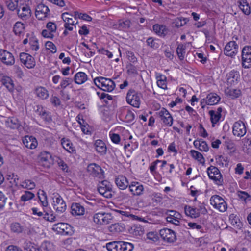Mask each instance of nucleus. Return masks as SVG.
I'll return each instance as SVG.
<instances>
[{"mask_svg":"<svg viewBox=\"0 0 251 251\" xmlns=\"http://www.w3.org/2000/svg\"><path fill=\"white\" fill-rule=\"evenodd\" d=\"M95 149L101 155L106 153L107 148L105 144L101 140H97L95 143Z\"/></svg>","mask_w":251,"mask_h":251,"instance_id":"23","label":"nucleus"},{"mask_svg":"<svg viewBox=\"0 0 251 251\" xmlns=\"http://www.w3.org/2000/svg\"><path fill=\"white\" fill-rule=\"evenodd\" d=\"M112 219V216L109 213H98L93 216V221L97 224H108L111 222Z\"/></svg>","mask_w":251,"mask_h":251,"instance_id":"4","label":"nucleus"},{"mask_svg":"<svg viewBox=\"0 0 251 251\" xmlns=\"http://www.w3.org/2000/svg\"><path fill=\"white\" fill-rule=\"evenodd\" d=\"M39 162L45 168H50L52 163V156L47 151H43L40 153L39 156Z\"/></svg>","mask_w":251,"mask_h":251,"instance_id":"15","label":"nucleus"},{"mask_svg":"<svg viewBox=\"0 0 251 251\" xmlns=\"http://www.w3.org/2000/svg\"><path fill=\"white\" fill-rule=\"evenodd\" d=\"M130 22L129 20L125 21H119L118 23V28L120 30H125L128 29L130 27Z\"/></svg>","mask_w":251,"mask_h":251,"instance_id":"45","label":"nucleus"},{"mask_svg":"<svg viewBox=\"0 0 251 251\" xmlns=\"http://www.w3.org/2000/svg\"><path fill=\"white\" fill-rule=\"evenodd\" d=\"M42 35L44 37L49 38H52L54 36L52 32L46 29H44L42 31Z\"/></svg>","mask_w":251,"mask_h":251,"instance_id":"60","label":"nucleus"},{"mask_svg":"<svg viewBox=\"0 0 251 251\" xmlns=\"http://www.w3.org/2000/svg\"><path fill=\"white\" fill-rule=\"evenodd\" d=\"M20 186L23 188L32 190L35 187L36 185L32 180L26 179L21 182Z\"/></svg>","mask_w":251,"mask_h":251,"instance_id":"37","label":"nucleus"},{"mask_svg":"<svg viewBox=\"0 0 251 251\" xmlns=\"http://www.w3.org/2000/svg\"><path fill=\"white\" fill-rule=\"evenodd\" d=\"M34 194L30 191H25V193L21 197V200L23 201H26L31 200L34 197Z\"/></svg>","mask_w":251,"mask_h":251,"instance_id":"44","label":"nucleus"},{"mask_svg":"<svg viewBox=\"0 0 251 251\" xmlns=\"http://www.w3.org/2000/svg\"><path fill=\"white\" fill-rule=\"evenodd\" d=\"M192 156L195 159L198 160L201 163L204 162V159L202 155L199 152L195 150H191L190 151Z\"/></svg>","mask_w":251,"mask_h":251,"instance_id":"42","label":"nucleus"},{"mask_svg":"<svg viewBox=\"0 0 251 251\" xmlns=\"http://www.w3.org/2000/svg\"><path fill=\"white\" fill-rule=\"evenodd\" d=\"M11 229L14 232L20 233L22 232V228L20 224L18 223H15L11 225Z\"/></svg>","mask_w":251,"mask_h":251,"instance_id":"58","label":"nucleus"},{"mask_svg":"<svg viewBox=\"0 0 251 251\" xmlns=\"http://www.w3.org/2000/svg\"><path fill=\"white\" fill-rule=\"evenodd\" d=\"M158 115L161 118L163 123L171 126L172 125L173 119L171 115L165 108H162L159 112Z\"/></svg>","mask_w":251,"mask_h":251,"instance_id":"19","label":"nucleus"},{"mask_svg":"<svg viewBox=\"0 0 251 251\" xmlns=\"http://www.w3.org/2000/svg\"><path fill=\"white\" fill-rule=\"evenodd\" d=\"M238 196L241 199L245 201L251 200V196L244 191H238Z\"/></svg>","mask_w":251,"mask_h":251,"instance_id":"49","label":"nucleus"},{"mask_svg":"<svg viewBox=\"0 0 251 251\" xmlns=\"http://www.w3.org/2000/svg\"><path fill=\"white\" fill-rule=\"evenodd\" d=\"M127 102L135 107H139L140 104V97L134 90H129L126 96Z\"/></svg>","mask_w":251,"mask_h":251,"instance_id":"12","label":"nucleus"},{"mask_svg":"<svg viewBox=\"0 0 251 251\" xmlns=\"http://www.w3.org/2000/svg\"><path fill=\"white\" fill-rule=\"evenodd\" d=\"M147 45L150 46L151 48L155 49L158 47V45L156 44L153 39L151 37L148 38L147 40Z\"/></svg>","mask_w":251,"mask_h":251,"instance_id":"57","label":"nucleus"},{"mask_svg":"<svg viewBox=\"0 0 251 251\" xmlns=\"http://www.w3.org/2000/svg\"><path fill=\"white\" fill-rule=\"evenodd\" d=\"M35 92L37 96L42 99H46L49 96L48 91L44 87L37 88Z\"/></svg>","mask_w":251,"mask_h":251,"instance_id":"36","label":"nucleus"},{"mask_svg":"<svg viewBox=\"0 0 251 251\" xmlns=\"http://www.w3.org/2000/svg\"><path fill=\"white\" fill-rule=\"evenodd\" d=\"M45 213L44 214V216H43V218L48 221L50 222H54L56 221V216H54L52 213H49L48 212H46L44 211Z\"/></svg>","mask_w":251,"mask_h":251,"instance_id":"50","label":"nucleus"},{"mask_svg":"<svg viewBox=\"0 0 251 251\" xmlns=\"http://www.w3.org/2000/svg\"><path fill=\"white\" fill-rule=\"evenodd\" d=\"M87 80V75L82 72L77 73L74 77V81L77 84H82Z\"/></svg>","mask_w":251,"mask_h":251,"instance_id":"25","label":"nucleus"},{"mask_svg":"<svg viewBox=\"0 0 251 251\" xmlns=\"http://www.w3.org/2000/svg\"><path fill=\"white\" fill-rule=\"evenodd\" d=\"M164 78H162V76H160V78L158 79L157 81V84L158 87L165 89L167 88L166 82L165 80L166 77L163 76Z\"/></svg>","mask_w":251,"mask_h":251,"instance_id":"51","label":"nucleus"},{"mask_svg":"<svg viewBox=\"0 0 251 251\" xmlns=\"http://www.w3.org/2000/svg\"><path fill=\"white\" fill-rule=\"evenodd\" d=\"M41 196L39 195L38 198L43 207H46L48 205L47 198L45 192L44 191H41Z\"/></svg>","mask_w":251,"mask_h":251,"instance_id":"47","label":"nucleus"},{"mask_svg":"<svg viewBox=\"0 0 251 251\" xmlns=\"http://www.w3.org/2000/svg\"><path fill=\"white\" fill-rule=\"evenodd\" d=\"M125 229V227L123 226L121 224L116 223L112 224L110 226V230L111 231L120 232L123 231Z\"/></svg>","mask_w":251,"mask_h":251,"instance_id":"41","label":"nucleus"},{"mask_svg":"<svg viewBox=\"0 0 251 251\" xmlns=\"http://www.w3.org/2000/svg\"><path fill=\"white\" fill-rule=\"evenodd\" d=\"M53 205L54 209L58 213H63L66 209L65 201L58 194L54 196Z\"/></svg>","mask_w":251,"mask_h":251,"instance_id":"9","label":"nucleus"},{"mask_svg":"<svg viewBox=\"0 0 251 251\" xmlns=\"http://www.w3.org/2000/svg\"><path fill=\"white\" fill-rule=\"evenodd\" d=\"M20 59L21 62L28 69L33 68L35 66L36 62L34 58L28 53H21Z\"/></svg>","mask_w":251,"mask_h":251,"instance_id":"8","label":"nucleus"},{"mask_svg":"<svg viewBox=\"0 0 251 251\" xmlns=\"http://www.w3.org/2000/svg\"><path fill=\"white\" fill-rule=\"evenodd\" d=\"M206 103L208 105H214L217 104L220 100V97L215 93H210L207 96Z\"/></svg>","mask_w":251,"mask_h":251,"instance_id":"28","label":"nucleus"},{"mask_svg":"<svg viewBox=\"0 0 251 251\" xmlns=\"http://www.w3.org/2000/svg\"><path fill=\"white\" fill-rule=\"evenodd\" d=\"M239 75L237 71H231L227 76V82L231 85L236 83L239 79Z\"/></svg>","mask_w":251,"mask_h":251,"instance_id":"31","label":"nucleus"},{"mask_svg":"<svg viewBox=\"0 0 251 251\" xmlns=\"http://www.w3.org/2000/svg\"><path fill=\"white\" fill-rule=\"evenodd\" d=\"M207 172L210 179L214 180L218 184L222 183L223 182L222 176L217 167L211 166L208 168Z\"/></svg>","mask_w":251,"mask_h":251,"instance_id":"6","label":"nucleus"},{"mask_svg":"<svg viewBox=\"0 0 251 251\" xmlns=\"http://www.w3.org/2000/svg\"><path fill=\"white\" fill-rule=\"evenodd\" d=\"M184 211L187 216L192 218H197L200 215L199 210L190 206L186 205L184 207Z\"/></svg>","mask_w":251,"mask_h":251,"instance_id":"27","label":"nucleus"},{"mask_svg":"<svg viewBox=\"0 0 251 251\" xmlns=\"http://www.w3.org/2000/svg\"><path fill=\"white\" fill-rule=\"evenodd\" d=\"M19 17L23 20H26L31 15V10L29 6L26 4H20L17 9Z\"/></svg>","mask_w":251,"mask_h":251,"instance_id":"10","label":"nucleus"},{"mask_svg":"<svg viewBox=\"0 0 251 251\" xmlns=\"http://www.w3.org/2000/svg\"><path fill=\"white\" fill-rule=\"evenodd\" d=\"M68 13H64L62 14V18L65 22V25H71L72 26L74 25L75 23L73 18H68ZM77 23L76 22V24Z\"/></svg>","mask_w":251,"mask_h":251,"instance_id":"43","label":"nucleus"},{"mask_svg":"<svg viewBox=\"0 0 251 251\" xmlns=\"http://www.w3.org/2000/svg\"><path fill=\"white\" fill-rule=\"evenodd\" d=\"M61 144L63 147L70 153L73 152L75 151L72 143L68 139L62 138L61 139Z\"/></svg>","mask_w":251,"mask_h":251,"instance_id":"33","label":"nucleus"},{"mask_svg":"<svg viewBox=\"0 0 251 251\" xmlns=\"http://www.w3.org/2000/svg\"><path fill=\"white\" fill-rule=\"evenodd\" d=\"M24 29L23 24L20 22H17L14 25L13 31L16 35H20L23 32Z\"/></svg>","mask_w":251,"mask_h":251,"instance_id":"34","label":"nucleus"},{"mask_svg":"<svg viewBox=\"0 0 251 251\" xmlns=\"http://www.w3.org/2000/svg\"><path fill=\"white\" fill-rule=\"evenodd\" d=\"M53 230L63 235H70L72 234V226L64 223H59L53 226Z\"/></svg>","mask_w":251,"mask_h":251,"instance_id":"3","label":"nucleus"},{"mask_svg":"<svg viewBox=\"0 0 251 251\" xmlns=\"http://www.w3.org/2000/svg\"><path fill=\"white\" fill-rule=\"evenodd\" d=\"M112 141L114 143L117 144L120 141V136L117 134L112 133L110 135Z\"/></svg>","mask_w":251,"mask_h":251,"instance_id":"62","label":"nucleus"},{"mask_svg":"<svg viewBox=\"0 0 251 251\" xmlns=\"http://www.w3.org/2000/svg\"><path fill=\"white\" fill-rule=\"evenodd\" d=\"M210 203L220 212H225L227 209V204L224 200L218 195L212 196L210 200Z\"/></svg>","mask_w":251,"mask_h":251,"instance_id":"2","label":"nucleus"},{"mask_svg":"<svg viewBox=\"0 0 251 251\" xmlns=\"http://www.w3.org/2000/svg\"><path fill=\"white\" fill-rule=\"evenodd\" d=\"M87 171L94 177H101L103 176V171L98 165L93 163L89 164L87 167Z\"/></svg>","mask_w":251,"mask_h":251,"instance_id":"20","label":"nucleus"},{"mask_svg":"<svg viewBox=\"0 0 251 251\" xmlns=\"http://www.w3.org/2000/svg\"><path fill=\"white\" fill-rule=\"evenodd\" d=\"M199 149L201 151H207L209 148L206 142L204 141H201V144Z\"/></svg>","mask_w":251,"mask_h":251,"instance_id":"61","label":"nucleus"},{"mask_svg":"<svg viewBox=\"0 0 251 251\" xmlns=\"http://www.w3.org/2000/svg\"><path fill=\"white\" fill-rule=\"evenodd\" d=\"M47 28L51 32H55L56 30V25L52 22H50L47 23Z\"/></svg>","mask_w":251,"mask_h":251,"instance_id":"55","label":"nucleus"},{"mask_svg":"<svg viewBox=\"0 0 251 251\" xmlns=\"http://www.w3.org/2000/svg\"><path fill=\"white\" fill-rule=\"evenodd\" d=\"M50 10L48 6L40 3L39 4L35 10V16L39 20H43L48 16Z\"/></svg>","mask_w":251,"mask_h":251,"instance_id":"16","label":"nucleus"},{"mask_svg":"<svg viewBox=\"0 0 251 251\" xmlns=\"http://www.w3.org/2000/svg\"><path fill=\"white\" fill-rule=\"evenodd\" d=\"M7 198L5 197L4 195L0 191V208H3L6 203Z\"/></svg>","mask_w":251,"mask_h":251,"instance_id":"56","label":"nucleus"},{"mask_svg":"<svg viewBox=\"0 0 251 251\" xmlns=\"http://www.w3.org/2000/svg\"><path fill=\"white\" fill-rule=\"evenodd\" d=\"M247 132L245 124L241 121L236 122L233 126L232 132L234 136L241 137L244 136Z\"/></svg>","mask_w":251,"mask_h":251,"instance_id":"11","label":"nucleus"},{"mask_svg":"<svg viewBox=\"0 0 251 251\" xmlns=\"http://www.w3.org/2000/svg\"><path fill=\"white\" fill-rule=\"evenodd\" d=\"M2 84L4 85L9 91H12L14 88L13 81L10 77L3 76L1 79Z\"/></svg>","mask_w":251,"mask_h":251,"instance_id":"30","label":"nucleus"},{"mask_svg":"<svg viewBox=\"0 0 251 251\" xmlns=\"http://www.w3.org/2000/svg\"><path fill=\"white\" fill-rule=\"evenodd\" d=\"M45 46L46 49L50 50L51 52L54 53L56 52V47L52 42L47 41L45 44Z\"/></svg>","mask_w":251,"mask_h":251,"instance_id":"48","label":"nucleus"},{"mask_svg":"<svg viewBox=\"0 0 251 251\" xmlns=\"http://www.w3.org/2000/svg\"><path fill=\"white\" fill-rule=\"evenodd\" d=\"M7 123L8 126L11 128H17L19 125L17 119L15 118L8 119Z\"/></svg>","mask_w":251,"mask_h":251,"instance_id":"46","label":"nucleus"},{"mask_svg":"<svg viewBox=\"0 0 251 251\" xmlns=\"http://www.w3.org/2000/svg\"><path fill=\"white\" fill-rule=\"evenodd\" d=\"M99 79V81L100 82V89L102 90L111 92L114 89L115 84L111 79L105 77L100 78Z\"/></svg>","mask_w":251,"mask_h":251,"instance_id":"18","label":"nucleus"},{"mask_svg":"<svg viewBox=\"0 0 251 251\" xmlns=\"http://www.w3.org/2000/svg\"><path fill=\"white\" fill-rule=\"evenodd\" d=\"M121 251H131L134 248L132 244L127 242L121 241Z\"/></svg>","mask_w":251,"mask_h":251,"instance_id":"39","label":"nucleus"},{"mask_svg":"<svg viewBox=\"0 0 251 251\" xmlns=\"http://www.w3.org/2000/svg\"><path fill=\"white\" fill-rule=\"evenodd\" d=\"M6 251H23L22 249L16 246L10 245L7 247Z\"/></svg>","mask_w":251,"mask_h":251,"instance_id":"64","label":"nucleus"},{"mask_svg":"<svg viewBox=\"0 0 251 251\" xmlns=\"http://www.w3.org/2000/svg\"><path fill=\"white\" fill-rule=\"evenodd\" d=\"M98 191L100 194L106 198H110L113 196L112 185L106 180L102 181L99 184Z\"/></svg>","mask_w":251,"mask_h":251,"instance_id":"1","label":"nucleus"},{"mask_svg":"<svg viewBox=\"0 0 251 251\" xmlns=\"http://www.w3.org/2000/svg\"><path fill=\"white\" fill-rule=\"evenodd\" d=\"M77 15H78L79 18L84 20L87 21H91L92 19V18L87 14H79L78 12H75V16L76 17Z\"/></svg>","mask_w":251,"mask_h":251,"instance_id":"54","label":"nucleus"},{"mask_svg":"<svg viewBox=\"0 0 251 251\" xmlns=\"http://www.w3.org/2000/svg\"><path fill=\"white\" fill-rule=\"evenodd\" d=\"M98 51L100 54L107 55L109 58H111L113 55L112 52H110L108 50H105L104 48L99 49Z\"/></svg>","mask_w":251,"mask_h":251,"instance_id":"59","label":"nucleus"},{"mask_svg":"<svg viewBox=\"0 0 251 251\" xmlns=\"http://www.w3.org/2000/svg\"><path fill=\"white\" fill-rule=\"evenodd\" d=\"M167 215L166 218L168 222L172 223L176 226L179 225L180 222L179 221L181 218V214L175 210H167L166 213Z\"/></svg>","mask_w":251,"mask_h":251,"instance_id":"14","label":"nucleus"},{"mask_svg":"<svg viewBox=\"0 0 251 251\" xmlns=\"http://www.w3.org/2000/svg\"><path fill=\"white\" fill-rule=\"evenodd\" d=\"M0 61L6 66H12L15 63L13 54L6 50H0Z\"/></svg>","mask_w":251,"mask_h":251,"instance_id":"5","label":"nucleus"},{"mask_svg":"<svg viewBox=\"0 0 251 251\" xmlns=\"http://www.w3.org/2000/svg\"><path fill=\"white\" fill-rule=\"evenodd\" d=\"M5 4L7 8L10 11H13L17 9L18 7V1L15 0H5L4 1Z\"/></svg>","mask_w":251,"mask_h":251,"instance_id":"35","label":"nucleus"},{"mask_svg":"<svg viewBox=\"0 0 251 251\" xmlns=\"http://www.w3.org/2000/svg\"><path fill=\"white\" fill-rule=\"evenodd\" d=\"M42 247L47 251H52L54 249L53 244L47 241L44 242L42 244Z\"/></svg>","mask_w":251,"mask_h":251,"instance_id":"53","label":"nucleus"},{"mask_svg":"<svg viewBox=\"0 0 251 251\" xmlns=\"http://www.w3.org/2000/svg\"><path fill=\"white\" fill-rule=\"evenodd\" d=\"M130 191L134 195L139 196L142 194L144 187L142 185H140L138 182H132L129 185Z\"/></svg>","mask_w":251,"mask_h":251,"instance_id":"22","label":"nucleus"},{"mask_svg":"<svg viewBox=\"0 0 251 251\" xmlns=\"http://www.w3.org/2000/svg\"><path fill=\"white\" fill-rule=\"evenodd\" d=\"M242 65L245 68L251 66V47L245 46L242 50Z\"/></svg>","mask_w":251,"mask_h":251,"instance_id":"7","label":"nucleus"},{"mask_svg":"<svg viewBox=\"0 0 251 251\" xmlns=\"http://www.w3.org/2000/svg\"><path fill=\"white\" fill-rule=\"evenodd\" d=\"M239 7L242 11L246 15L251 13L250 7L246 0H238Z\"/></svg>","mask_w":251,"mask_h":251,"instance_id":"29","label":"nucleus"},{"mask_svg":"<svg viewBox=\"0 0 251 251\" xmlns=\"http://www.w3.org/2000/svg\"><path fill=\"white\" fill-rule=\"evenodd\" d=\"M154 31L158 35L164 36L166 34V29L164 25L158 24L154 25L153 26Z\"/></svg>","mask_w":251,"mask_h":251,"instance_id":"32","label":"nucleus"},{"mask_svg":"<svg viewBox=\"0 0 251 251\" xmlns=\"http://www.w3.org/2000/svg\"><path fill=\"white\" fill-rule=\"evenodd\" d=\"M160 235L162 239L168 243H174L176 240V235L173 230L164 228L160 230Z\"/></svg>","mask_w":251,"mask_h":251,"instance_id":"13","label":"nucleus"},{"mask_svg":"<svg viewBox=\"0 0 251 251\" xmlns=\"http://www.w3.org/2000/svg\"><path fill=\"white\" fill-rule=\"evenodd\" d=\"M23 248L26 251H42L38 245L28 241L24 242Z\"/></svg>","mask_w":251,"mask_h":251,"instance_id":"26","label":"nucleus"},{"mask_svg":"<svg viewBox=\"0 0 251 251\" xmlns=\"http://www.w3.org/2000/svg\"><path fill=\"white\" fill-rule=\"evenodd\" d=\"M176 52L179 58L183 60L185 53V47L183 44H179L176 49Z\"/></svg>","mask_w":251,"mask_h":251,"instance_id":"40","label":"nucleus"},{"mask_svg":"<svg viewBox=\"0 0 251 251\" xmlns=\"http://www.w3.org/2000/svg\"><path fill=\"white\" fill-rule=\"evenodd\" d=\"M209 114L210 115L211 122L212 123V126H214V124L219 121L220 120L221 115L216 113L214 110H210Z\"/></svg>","mask_w":251,"mask_h":251,"instance_id":"38","label":"nucleus"},{"mask_svg":"<svg viewBox=\"0 0 251 251\" xmlns=\"http://www.w3.org/2000/svg\"><path fill=\"white\" fill-rule=\"evenodd\" d=\"M115 183L117 187L121 190L126 189L129 185L127 178L122 175H120L116 177Z\"/></svg>","mask_w":251,"mask_h":251,"instance_id":"21","label":"nucleus"},{"mask_svg":"<svg viewBox=\"0 0 251 251\" xmlns=\"http://www.w3.org/2000/svg\"><path fill=\"white\" fill-rule=\"evenodd\" d=\"M71 209L73 215L80 216L84 214V208L78 203H73L72 205Z\"/></svg>","mask_w":251,"mask_h":251,"instance_id":"24","label":"nucleus"},{"mask_svg":"<svg viewBox=\"0 0 251 251\" xmlns=\"http://www.w3.org/2000/svg\"><path fill=\"white\" fill-rule=\"evenodd\" d=\"M72 82V79L70 78H65L61 81L60 86L62 88H65L67 86L71 84Z\"/></svg>","mask_w":251,"mask_h":251,"instance_id":"52","label":"nucleus"},{"mask_svg":"<svg viewBox=\"0 0 251 251\" xmlns=\"http://www.w3.org/2000/svg\"><path fill=\"white\" fill-rule=\"evenodd\" d=\"M238 46L235 41H230L225 46L224 52L226 56L233 57L238 51Z\"/></svg>","mask_w":251,"mask_h":251,"instance_id":"17","label":"nucleus"},{"mask_svg":"<svg viewBox=\"0 0 251 251\" xmlns=\"http://www.w3.org/2000/svg\"><path fill=\"white\" fill-rule=\"evenodd\" d=\"M127 55L128 60L130 62H132L133 63H134V62H135L137 61V58L135 56L134 53L132 52L128 51L127 53Z\"/></svg>","mask_w":251,"mask_h":251,"instance_id":"63","label":"nucleus"}]
</instances>
